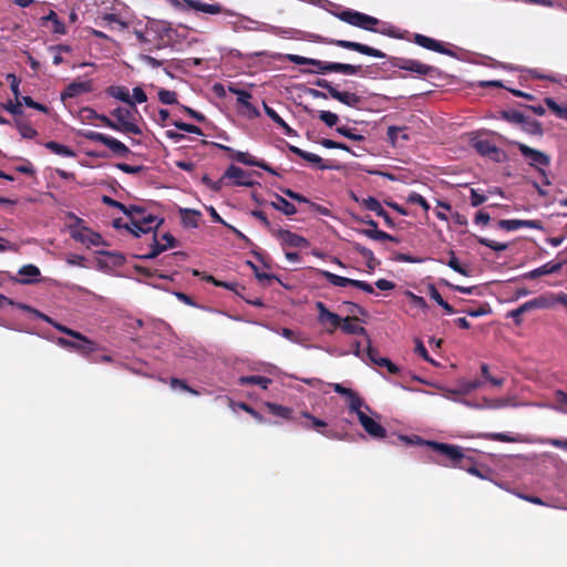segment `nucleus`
I'll return each mask as SVG.
<instances>
[{
    "mask_svg": "<svg viewBox=\"0 0 567 567\" xmlns=\"http://www.w3.org/2000/svg\"><path fill=\"white\" fill-rule=\"evenodd\" d=\"M16 126L23 138H34L38 135V131L28 123L17 122Z\"/></svg>",
    "mask_w": 567,
    "mask_h": 567,
    "instance_id": "obj_58",
    "label": "nucleus"
},
{
    "mask_svg": "<svg viewBox=\"0 0 567 567\" xmlns=\"http://www.w3.org/2000/svg\"><path fill=\"white\" fill-rule=\"evenodd\" d=\"M354 219L359 223L368 225L370 228L359 229L358 233L378 241H392L399 244V238L378 229V223L373 220L370 216L365 217H354Z\"/></svg>",
    "mask_w": 567,
    "mask_h": 567,
    "instance_id": "obj_10",
    "label": "nucleus"
},
{
    "mask_svg": "<svg viewBox=\"0 0 567 567\" xmlns=\"http://www.w3.org/2000/svg\"><path fill=\"white\" fill-rule=\"evenodd\" d=\"M311 65L316 66L317 70L315 72L326 74V73H342L346 75H355L358 74L362 66L361 65H353V64H347V63H340V62H327L321 60L313 59V62H311Z\"/></svg>",
    "mask_w": 567,
    "mask_h": 567,
    "instance_id": "obj_9",
    "label": "nucleus"
},
{
    "mask_svg": "<svg viewBox=\"0 0 567 567\" xmlns=\"http://www.w3.org/2000/svg\"><path fill=\"white\" fill-rule=\"evenodd\" d=\"M498 227L506 231L517 230L519 228H530V229H543V224L537 219H501L498 221Z\"/></svg>",
    "mask_w": 567,
    "mask_h": 567,
    "instance_id": "obj_19",
    "label": "nucleus"
},
{
    "mask_svg": "<svg viewBox=\"0 0 567 567\" xmlns=\"http://www.w3.org/2000/svg\"><path fill=\"white\" fill-rule=\"evenodd\" d=\"M352 198L357 202L363 205L368 210L371 212H378L380 207H382L381 203L372 196H369L367 198H359L354 194L352 195Z\"/></svg>",
    "mask_w": 567,
    "mask_h": 567,
    "instance_id": "obj_49",
    "label": "nucleus"
},
{
    "mask_svg": "<svg viewBox=\"0 0 567 567\" xmlns=\"http://www.w3.org/2000/svg\"><path fill=\"white\" fill-rule=\"evenodd\" d=\"M313 84L318 87L327 90L330 97L339 101L340 103L347 106L358 107L359 104L361 103V97L359 95L346 91L341 92L326 79H317Z\"/></svg>",
    "mask_w": 567,
    "mask_h": 567,
    "instance_id": "obj_6",
    "label": "nucleus"
},
{
    "mask_svg": "<svg viewBox=\"0 0 567 567\" xmlns=\"http://www.w3.org/2000/svg\"><path fill=\"white\" fill-rule=\"evenodd\" d=\"M501 117L508 123L522 125L525 122V115L516 110H506L501 112Z\"/></svg>",
    "mask_w": 567,
    "mask_h": 567,
    "instance_id": "obj_46",
    "label": "nucleus"
},
{
    "mask_svg": "<svg viewBox=\"0 0 567 567\" xmlns=\"http://www.w3.org/2000/svg\"><path fill=\"white\" fill-rule=\"evenodd\" d=\"M319 118L329 127L337 125L339 116L330 111H320Z\"/></svg>",
    "mask_w": 567,
    "mask_h": 567,
    "instance_id": "obj_62",
    "label": "nucleus"
},
{
    "mask_svg": "<svg viewBox=\"0 0 567 567\" xmlns=\"http://www.w3.org/2000/svg\"><path fill=\"white\" fill-rule=\"evenodd\" d=\"M288 150L291 153L296 154L297 156L301 157L302 159H305L311 164H315L321 171L333 168L332 165L326 164L323 162V159L317 154L303 151L295 145H288Z\"/></svg>",
    "mask_w": 567,
    "mask_h": 567,
    "instance_id": "obj_22",
    "label": "nucleus"
},
{
    "mask_svg": "<svg viewBox=\"0 0 567 567\" xmlns=\"http://www.w3.org/2000/svg\"><path fill=\"white\" fill-rule=\"evenodd\" d=\"M408 203L410 204H415V205H420L425 212H427L430 209V205L429 203L426 202V199L420 195L419 193H415V192H412L411 194H409L408 196Z\"/></svg>",
    "mask_w": 567,
    "mask_h": 567,
    "instance_id": "obj_64",
    "label": "nucleus"
},
{
    "mask_svg": "<svg viewBox=\"0 0 567 567\" xmlns=\"http://www.w3.org/2000/svg\"><path fill=\"white\" fill-rule=\"evenodd\" d=\"M78 134L89 141L99 142V143H102L103 145L107 137V135H105L103 133L91 131V130H81V131H79Z\"/></svg>",
    "mask_w": 567,
    "mask_h": 567,
    "instance_id": "obj_55",
    "label": "nucleus"
},
{
    "mask_svg": "<svg viewBox=\"0 0 567 567\" xmlns=\"http://www.w3.org/2000/svg\"><path fill=\"white\" fill-rule=\"evenodd\" d=\"M473 146L480 155L488 157L496 163H502L506 158L505 152L488 140L478 138L474 141Z\"/></svg>",
    "mask_w": 567,
    "mask_h": 567,
    "instance_id": "obj_16",
    "label": "nucleus"
},
{
    "mask_svg": "<svg viewBox=\"0 0 567 567\" xmlns=\"http://www.w3.org/2000/svg\"><path fill=\"white\" fill-rule=\"evenodd\" d=\"M44 146L51 151L53 154H56L59 156H62V157H74L75 156V152L66 146V145H63V144H60L58 142H54V141H49L44 144Z\"/></svg>",
    "mask_w": 567,
    "mask_h": 567,
    "instance_id": "obj_38",
    "label": "nucleus"
},
{
    "mask_svg": "<svg viewBox=\"0 0 567 567\" xmlns=\"http://www.w3.org/2000/svg\"><path fill=\"white\" fill-rule=\"evenodd\" d=\"M483 385V382L481 380H473V381H464L460 383V388L457 390L452 391L456 394H467L472 391L481 388Z\"/></svg>",
    "mask_w": 567,
    "mask_h": 567,
    "instance_id": "obj_47",
    "label": "nucleus"
},
{
    "mask_svg": "<svg viewBox=\"0 0 567 567\" xmlns=\"http://www.w3.org/2000/svg\"><path fill=\"white\" fill-rule=\"evenodd\" d=\"M337 133H339L340 135L351 140V141H357V142H361V141H364L365 137L361 134H358L355 133V130L354 128H350V127H347V126H338L336 128Z\"/></svg>",
    "mask_w": 567,
    "mask_h": 567,
    "instance_id": "obj_54",
    "label": "nucleus"
},
{
    "mask_svg": "<svg viewBox=\"0 0 567 567\" xmlns=\"http://www.w3.org/2000/svg\"><path fill=\"white\" fill-rule=\"evenodd\" d=\"M223 178L234 179L233 185L250 187L254 182L250 179V174L243 168L230 165L224 173Z\"/></svg>",
    "mask_w": 567,
    "mask_h": 567,
    "instance_id": "obj_21",
    "label": "nucleus"
},
{
    "mask_svg": "<svg viewBox=\"0 0 567 567\" xmlns=\"http://www.w3.org/2000/svg\"><path fill=\"white\" fill-rule=\"evenodd\" d=\"M78 134L89 141L99 142V143H102L103 145L107 137V135H105L103 133L91 131V130H81V131H79Z\"/></svg>",
    "mask_w": 567,
    "mask_h": 567,
    "instance_id": "obj_56",
    "label": "nucleus"
},
{
    "mask_svg": "<svg viewBox=\"0 0 567 567\" xmlns=\"http://www.w3.org/2000/svg\"><path fill=\"white\" fill-rule=\"evenodd\" d=\"M176 8H187L208 14H220L228 12L219 3H206L200 0H173Z\"/></svg>",
    "mask_w": 567,
    "mask_h": 567,
    "instance_id": "obj_13",
    "label": "nucleus"
},
{
    "mask_svg": "<svg viewBox=\"0 0 567 567\" xmlns=\"http://www.w3.org/2000/svg\"><path fill=\"white\" fill-rule=\"evenodd\" d=\"M398 439L399 441L404 442L406 444L416 443L419 445L429 446L439 455L445 458V461H437V463L446 467L460 468L464 466V462H473V457L465 455L463 449L458 445L441 443L436 441H425L417 435H399Z\"/></svg>",
    "mask_w": 567,
    "mask_h": 567,
    "instance_id": "obj_1",
    "label": "nucleus"
},
{
    "mask_svg": "<svg viewBox=\"0 0 567 567\" xmlns=\"http://www.w3.org/2000/svg\"><path fill=\"white\" fill-rule=\"evenodd\" d=\"M271 380L264 375H246L239 379V384L241 385L254 384L260 386L264 390L268 389Z\"/></svg>",
    "mask_w": 567,
    "mask_h": 567,
    "instance_id": "obj_39",
    "label": "nucleus"
},
{
    "mask_svg": "<svg viewBox=\"0 0 567 567\" xmlns=\"http://www.w3.org/2000/svg\"><path fill=\"white\" fill-rule=\"evenodd\" d=\"M358 420L371 437L380 440L386 436V430L379 422L367 415V413H359Z\"/></svg>",
    "mask_w": 567,
    "mask_h": 567,
    "instance_id": "obj_20",
    "label": "nucleus"
},
{
    "mask_svg": "<svg viewBox=\"0 0 567 567\" xmlns=\"http://www.w3.org/2000/svg\"><path fill=\"white\" fill-rule=\"evenodd\" d=\"M316 308L318 310L319 323L326 328L328 333H333L339 328V326H341L342 318L339 315L330 311L321 301L316 303Z\"/></svg>",
    "mask_w": 567,
    "mask_h": 567,
    "instance_id": "obj_15",
    "label": "nucleus"
},
{
    "mask_svg": "<svg viewBox=\"0 0 567 567\" xmlns=\"http://www.w3.org/2000/svg\"><path fill=\"white\" fill-rule=\"evenodd\" d=\"M359 319L357 317H346L342 318L341 326L339 328L342 332L347 334H358V336H364L367 339L369 338L368 332L364 327L359 326L357 322Z\"/></svg>",
    "mask_w": 567,
    "mask_h": 567,
    "instance_id": "obj_26",
    "label": "nucleus"
},
{
    "mask_svg": "<svg viewBox=\"0 0 567 567\" xmlns=\"http://www.w3.org/2000/svg\"><path fill=\"white\" fill-rule=\"evenodd\" d=\"M347 398L350 411L354 412L358 417L359 413H365L363 409L368 412H371L370 406L364 403V401L360 398V395L357 392L352 391L351 394H349Z\"/></svg>",
    "mask_w": 567,
    "mask_h": 567,
    "instance_id": "obj_36",
    "label": "nucleus"
},
{
    "mask_svg": "<svg viewBox=\"0 0 567 567\" xmlns=\"http://www.w3.org/2000/svg\"><path fill=\"white\" fill-rule=\"evenodd\" d=\"M316 271L336 287H353L354 279L342 277L324 269H317Z\"/></svg>",
    "mask_w": 567,
    "mask_h": 567,
    "instance_id": "obj_31",
    "label": "nucleus"
},
{
    "mask_svg": "<svg viewBox=\"0 0 567 567\" xmlns=\"http://www.w3.org/2000/svg\"><path fill=\"white\" fill-rule=\"evenodd\" d=\"M172 124L176 128H178L181 131H184V132H187V133H192V134H196V135H203L202 128L199 126H197V125L185 123V122H182V121H174V122H172Z\"/></svg>",
    "mask_w": 567,
    "mask_h": 567,
    "instance_id": "obj_61",
    "label": "nucleus"
},
{
    "mask_svg": "<svg viewBox=\"0 0 567 567\" xmlns=\"http://www.w3.org/2000/svg\"><path fill=\"white\" fill-rule=\"evenodd\" d=\"M520 126L522 130L529 135L542 136L544 134L542 124L536 120H530L525 116V122L522 123Z\"/></svg>",
    "mask_w": 567,
    "mask_h": 567,
    "instance_id": "obj_43",
    "label": "nucleus"
},
{
    "mask_svg": "<svg viewBox=\"0 0 567 567\" xmlns=\"http://www.w3.org/2000/svg\"><path fill=\"white\" fill-rule=\"evenodd\" d=\"M547 305V300L544 297L534 298L532 300L524 302L518 308L511 310L507 317L513 318L516 326H520L523 321L522 315L534 309L546 308Z\"/></svg>",
    "mask_w": 567,
    "mask_h": 567,
    "instance_id": "obj_17",
    "label": "nucleus"
},
{
    "mask_svg": "<svg viewBox=\"0 0 567 567\" xmlns=\"http://www.w3.org/2000/svg\"><path fill=\"white\" fill-rule=\"evenodd\" d=\"M350 245L354 251H357L361 257L365 259L367 267L370 270H374L380 265V261L374 257V254L371 249L367 248L358 241H351Z\"/></svg>",
    "mask_w": 567,
    "mask_h": 567,
    "instance_id": "obj_28",
    "label": "nucleus"
},
{
    "mask_svg": "<svg viewBox=\"0 0 567 567\" xmlns=\"http://www.w3.org/2000/svg\"><path fill=\"white\" fill-rule=\"evenodd\" d=\"M106 94L124 102L127 105H133L134 101L131 99L130 91L123 85H111L106 89Z\"/></svg>",
    "mask_w": 567,
    "mask_h": 567,
    "instance_id": "obj_33",
    "label": "nucleus"
},
{
    "mask_svg": "<svg viewBox=\"0 0 567 567\" xmlns=\"http://www.w3.org/2000/svg\"><path fill=\"white\" fill-rule=\"evenodd\" d=\"M40 269L34 265H24L19 269V275L23 278L17 279L22 285H30L38 281Z\"/></svg>",
    "mask_w": 567,
    "mask_h": 567,
    "instance_id": "obj_29",
    "label": "nucleus"
},
{
    "mask_svg": "<svg viewBox=\"0 0 567 567\" xmlns=\"http://www.w3.org/2000/svg\"><path fill=\"white\" fill-rule=\"evenodd\" d=\"M563 267V262L549 261L534 270L525 272L520 276L523 279H536L545 275L558 272Z\"/></svg>",
    "mask_w": 567,
    "mask_h": 567,
    "instance_id": "obj_25",
    "label": "nucleus"
},
{
    "mask_svg": "<svg viewBox=\"0 0 567 567\" xmlns=\"http://www.w3.org/2000/svg\"><path fill=\"white\" fill-rule=\"evenodd\" d=\"M247 264L251 267L256 278L260 282L270 285L274 280H278L279 281V279H278V277L276 275L260 271L258 269V267L255 264H252L251 261H248Z\"/></svg>",
    "mask_w": 567,
    "mask_h": 567,
    "instance_id": "obj_50",
    "label": "nucleus"
},
{
    "mask_svg": "<svg viewBox=\"0 0 567 567\" xmlns=\"http://www.w3.org/2000/svg\"><path fill=\"white\" fill-rule=\"evenodd\" d=\"M478 437L484 439V440L504 442V443L520 442L519 437H516V436L507 434V433H482V434H478Z\"/></svg>",
    "mask_w": 567,
    "mask_h": 567,
    "instance_id": "obj_42",
    "label": "nucleus"
},
{
    "mask_svg": "<svg viewBox=\"0 0 567 567\" xmlns=\"http://www.w3.org/2000/svg\"><path fill=\"white\" fill-rule=\"evenodd\" d=\"M267 411L275 415V416H278V417H281V419H285V420H292V409L290 408H287V406H284V405H280V404H277V403H272V402H267L265 404Z\"/></svg>",
    "mask_w": 567,
    "mask_h": 567,
    "instance_id": "obj_37",
    "label": "nucleus"
},
{
    "mask_svg": "<svg viewBox=\"0 0 567 567\" xmlns=\"http://www.w3.org/2000/svg\"><path fill=\"white\" fill-rule=\"evenodd\" d=\"M43 20L52 22V27H53L52 32L53 33H56V34H65L66 33V27H65L64 22H62L59 19L58 14L53 10H50L48 16L43 17Z\"/></svg>",
    "mask_w": 567,
    "mask_h": 567,
    "instance_id": "obj_44",
    "label": "nucleus"
},
{
    "mask_svg": "<svg viewBox=\"0 0 567 567\" xmlns=\"http://www.w3.org/2000/svg\"><path fill=\"white\" fill-rule=\"evenodd\" d=\"M111 115L115 117V131L126 134L141 135L143 132L136 123V115L138 110L136 105H128V107H116L111 112Z\"/></svg>",
    "mask_w": 567,
    "mask_h": 567,
    "instance_id": "obj_4",
    "label": "nucleus"
},
{
    "mask_svg": "<svg viewBox=\"0 0 567 567\" xmlns=\"http://www.w3.org/2000/svg\"><path fill=\"white\" fill-rule=\"evenodd\" d=\"M508 144L517 147V150L520 152L522 156L524 157L527 165L532 168H534L539 176L542 177L543 184L548 186L550 185V181L548 177V174L546 172V167L550 165V156L539 150L533 148L522 142L518 141H506Z\"/></svg>",
    "mask_w": 567,
    "mask_h": 567,
    "instance_id": "obj_2",
    "label": "nucleus"
},
{
    "mask_svg": "<svg viewBox=\"0 0 567 567\" xmlns=\"http://www.w3.org/2000/svg\"><path fill=\"white\" fill-rule=\"evenodd\" d=\"M324 42L328 44H333L339 48L354 51V52H358V53H361V54H364L368 56H373V58H379V59L385 58V53H383L382 51L374 49L372 47H369L367 44L360 43V42H354V41H349V40H336V39H326Z\"/></svg>",
    "mask_w": 567,
    "mask_h": 567,
    "instance_id": "obj_11",
    "label": "nucleus"
},
{
    "mask_svg": "<svg viewBox=\"0 0 567 567\" xmlns=\"http://www.w3.org/2000/svg\"><path fill=\"white\" fill-rule=\"evenodd\" d=\"M545 103L548 109L559 118L567 121V104L559 105L554 99L546 97Z\"/></svg>",
    "mask_w": 567,
    "mask_h": 567,
    "instance_id": "obj_45",
    "label": "nucleus"
},
{
    "mask_svg": "<svg viewBox=\"0 0 567 567\" xmlns=\"http://www.w3.org/2000/svg\"><path fill=\"white\" fill-rule=\"evenodd\" d=\"M464 313H466L470 317H482L485 315H488L491 312V306L488 303H482L477 308H468L462 310Z\"/></svg>",
    "mask_w": 567,
    "mask_h": 567,
    "instance_id": "obj_59",
    "label": "nucleus"
},
{
    "mask_svg": "<svg viewBox=\"0 0 567 567\" xmlns=\"http://www.w3.org/2000/svg\"><path fill=\"white\" fill-rule=\"evenodd\" d=\"M319 143H320V145H322L326 148L342 150V151H346V152H349V153L353 154L354 156H359L360 155L359 153L352 151L347 144L341 143V142H337V141H333V140H330V138H322Z\"/></svg>",
    "mask_w": 567,
    "mask_h": 567,
    "instance_id": "obj_48",
    "label": "nucleus"
},
{
    "mask_svg": "<svg viewBox=\"0 0 567 567\" xmlns=\"http://www.w3.org/2000/svg\"><path fill=\"white\" fill-rule=\"evenodd\" d=\"M172 124L176 128H178L181 131H184V132H187V133H192V134H196V135H203L202 128L199 126H197V125L185 123V122H182V121H174V122H172Z\"/></svg>",
    "mask_w": 567,
    "mask_h": 567,
    "instance_id": "obj_60",
    "label": "nucleus"
},
{
    "mask_svg": "<svg viewBox=\"0 0 567 567\" xmlns=\"http://www.w3.org/2000/svg\"><path fill=\"white\" fill-rule=\"evenodd\" d=\"M390 63L393 68L410 71V72L416 73L422 76L430 75L435 71V69L433 66L424 64L414 59L394 56V58H391Z\"/></svg>",
    "mask_w": 567,
    "mask_h": 567,
    "instance_id": "obj_12",
    "label": "nucleus"
},
{
    "mask_svg": "<svg viewBox=\"0 0 567 567\" xmlns=\"http://www.w3.org/2000/svg\"><path fill=\"white\" fill-rule=\"evenodd\" d=\"M264 110L268 117H270L278 126H280L285 134L288 136H297V132L291 128L284 118L269 105L264 102Z\"/></svg>",
    "mask_w": 567,
    "mask_h": 567,
    "instance_id": "obj_32",
    "label": "nucleus"
},
{
    "mask_svg": "<svg viewBox=\"0 0 567 567\" xmlns=\"http://www.w3.org/2000/svg\"><path fill=\"white\" fill-rule=\"evenodd\" d=\"M336 17L343 22H347L353 27H357V28H360V29H363L367 31L380 32L381 34L389 35V37L394 35V32L392 30L378 31L375 29V25L379 24V22H380L379 19H377L372 16L352 10V9H347L341 12H338V13H336Z\"/></svg>",
    "mask_w": 567,
    "mask_h": 567,
    "instance_id": "obj_3",
    "label": "nucleus"
},
{
    "mask_svg": "<svg viewBox=\"0 0 567 567\" xmlns=\"http://www.w3.org/2000/svg\"><path fill=\"white\" fill-rule=\"evenodd\" d=\"M413 41L417 45H420V47H422L424 49H427V50H431V51H434V52H439V53H442V54H447V55L452 54V52L449 49L444 48V45L441 42H439L435 39L429 38L426 35L416 33V34H414V40Z\"/></svg>",
    "mask_w": 567,
    "mask_h": 567,
    "instance_id": "obj_24",
    "label": "nucleus"
},
{
    "mask_svg": "<svg viewBox=\"0 0 567 567\" xmlns=\"http://www.w3.org/2000/svg\"><path fill=\"white\" fill-rule=\"evenodd\" d=\"M477 243L494 251H504L508 248V245L505 243H497L485 237H477Z\"/></svg>",
    "mask_w": 567,
    "mask_h": 567,
    "instance_id": "obj_57",
    "label": "nucleus"
},
{
    "mask_svg": "<svg viewBox=\"0 0 567 567\" xmlns=\"http://www.w3.org/2000/svg\"><path fill=\"white\" fill-rule=\"evenodd\" d=\"M270 206L286 216H292L297 213L296 206L278 194H275V200L270 203Z\"/></svg>",
    "mask_w": 567,
    "mask_h": 567,
    "instance_id": "obj_34",
    "label": "nucleus"
},
{
    "mask_svg": "<svg viewBox=\"0 0 567 567\" xmlns=\"http://www.w3.org/2000/svg\"><path fill=\"white\" fill-rule=\"evenodd\" d=\"M237 94V102L241 106L246 109V114L249 117H258L260 115L259 111L250 103L251 94L245 90L235 91Z\"/></svg>",
    "mask_w": 567,
    "mask_h": 567,
    "instance_id": "obj_30",
    "label": "nucleus"
},
{
    "mask_svg": "<svg viewBox=\"0 0 567 567\" xmlns=\"http://www.w3.org/2000/svg\"><path fill=\"white\" fill-rule=\"evenodd\" d=\"M214 145L216 147L229 153L230 158L238 163H241V164L248 165V166H256V167H259L272 175H277V172L268 163H266L262 159H257L256 157H254L252 155H250L247 152L236 151L229 146L218 144V143H214Z\"/></svg>",
    "mask_w": 567,
    "mask_h": 567,
    "instance_id": "obj_8",
    "label": "nucleus"
},
{
    "mask_svg": "<svg viewBox=\"0 0 567 567\" xmlns=\"http://www.w3.org/2000/svg\"><path fill=\"white\" fill-rule=\"evenodd\" d=\"M164 223V218H158L152 214L142 216L141 218L131 219V224H125V229L133 236L140 237L141 234H148L156 231V229Z\"/></svg>",
    "mask_w": 567,
    "mask_h": 567,
    "instance_id": "obj_7",
    "label": "nucleus"
},
{
    "mask_svg": "<svg viewBox=\"0 0 567 567\" xmlns=\"http://www.w3.org/2000/svg\"><path fill=\"white\" fill-rule=\"evenodd\" d=\"M200 213L195 209L183 208L181 209L182 223L186 227L196 228L198 226V217Z\"/></svg>",
    "mask_w": 567,
    "mask_h": 567,
    "instance_id": "obj_40",
    "label": "nucleus"
},
{
    "mask_svg": "<svg viewBox=\"0 0 567 567\" xmlns=\"http://www.w3.org/2000/svg\"><path fill=\"white\" fill-rule=\"evenodd\" d=\"M125 215L130 219H135V218H141L142 216H147L148 214H146V209L143 206L130 205L126 208Z\"/></svg>",
    "mask_w": 567,
    "mask_h": 567,
    "instance_id": "obj_63",
    "label": "nucleus"
},
{
    "mask_svg": "<svg viewBox=\"0 0 567 567\" xmlns=\"http://www.w3.org/2000/svg\"><path fill=\"white\" fill-rule=\"evenodd\" d=\"M158 100L166 105L177 104V93L175 91L162 89L158 91Z\"/></svg>",
    "mask_w": 567,
    "mask_h": 567,
    "instance_id": "obj_52",
    "label": "nucleus"
},
{
    "mask_svg": "<svg viewBox=\"0 0 567 567\" xmlns=\"http://www.w3.org/2000/svg\"><path fill=\"white\" fill-rule=\"evenodd\" d=\"M104 145L109 147L116 156L126 157L128 154H131L130 148L113 136L107 135Z\"/></svg>",
    "mask_w": 567,
    "mask_h": 567,
    "instance_id": "obj_35",
    "label": "nucleus"
},
{
    "mask_svg": "<svg viewBox=\"0 0 567 567\" xmlns=\"http://www.w3.org/2000/svg\"><path fill=\"white\" fill-rule=\"evenodd\" d=\"M167 246L161 244L156 237V234L153 235V241L151 244V250L144 255L136 256L142 259H154L163 251L167 250Z\"/></svg>",
    "mask_w": 567,
    "mask_h": 567,
    "instance_id": "obj_41",
    "label": "nucleus"
},
{
    "mask_svg": "<svg viewBox=\"0 0 567 567\" xmlns=\"http://www.w3.org/2000/svg\"><path fill=\"white\" fill-rule=\"evenodd\" d=\"M272 235L276 236L280 241L282 246L286 247H293V248H307L309 247V241L288 229H277L272 230Z\"/></svg>",
    "mask_w": 567,
    "mask_h": 567,
    "instance_id": "obj_18",
    "label": "nucleus"
},
{
    "mask_svg": "<svg viewBox=\"0 0 567 567\" xmlns=\"http://www.w3.org/2000/svg\"><path fill=\"white\" fill-rule=\"evenodd\" d=\"M75 334L76 337H72L73 340L58 338L56 343L64 349L75 351L86 358L99 350V344L95 341L79 331H76Z\"/></svg>",
    "mask_w": 567,
    "mask_h": 567,
    "instance_id": "obj_5",
    "label": "nucleus"
},
{
    "mask_svg": "<svg viewBox=\"0 0 567 567\" xmlns=\"http://www.w3.org/2000/svg\"><path fill=\"white\" fill-rule=\"evenodd\" d=\"M300 415L303 419V421H300L299 424L306 430H313L321 434L323 432V429L327 427V423L323 420H320L311 415L307 411H302Z\"/></svg>",
    "mask_w": 567,
    "mask_h": 567,
    "instance_id": "obj_27",
    "label": "nucleus"
},
{
    "mask_svg": "<svg viewBox=\"0 0 567 567\" xmlns=\"http://www.w3.org/2000/svg\"><path fill=\"white\" fill-rule=\"evenodd\" d=\"M70 234L75 241H79L86 247L106 245L105 240L99 233H95L85 226L80 228L71 227Z\"/></svg>",
    "mask_w": 567,
    "mask_h": 567,
    "instance_id": "obj_14",
    "label": "nucleus"
},
{
    "mask_svg": "<svg viewBox=\"0 0 567 567\" xmlns=\"http://www.w3.org/2000/svg\"><path fill=\"white\" fill-rule=\"evenodd\" d=\"M93 90L90 81L85 82H72L70 83L64 91L61 93L62 101L66 99H73L80 96L84 93H89Z\"/></svg>",
    "mask_w": 567,
    "mask_h": 567,
    "instance_id": "obj_23",
    "label": "nucleus"
},
{
    "mask_svg": "<svg viewBox=\"0 0 567 567\" xmlns=\"http://www.w3.org/2000/svg\"><path fill=\"white\" fill-rule=\"evenodd\" d=\"M447 266L462 276H470L467 267H464L463 265L460 264L453 250L450 251V260L447 261Z\"/></svg>",
    "mask_w": 567,
    "mask_h": 567,
    "instance_id": "obj_51",
    "label": "nucleus"
},
{
    "mask_svg": "<svg viewBox=\"0 0 567 567\" xmlns=\"http://www.w3.org/2000/svg\"><path fill=\"white\" fill-rule=\"evenodd\" d=\"M403 131H404V128H403V127H399V126H389V127H388V132H386V135H388V140H389V142H390L392 145H395L400 134H401V137H402L403 140L408 141V140H409V136H408V134L403 133Z\"/></svg>",
    "mask_w": 567,
    "mask_h": 567,
    "instance_id": "obj_53",
    "label": "nucleus"
}]
</instances>
